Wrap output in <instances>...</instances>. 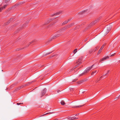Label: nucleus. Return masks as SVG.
<instances>
[{
  "label": "nucleus",
  "instance_id": "f257e3e1",
  "mask_svg": "<svg viewBox=\"0 0 120 120\" xmlns=\"http://www.w3.org/2000/svg\"><path fill=\"white\" fill-rule=\"evenodd\" d=\"M98 48L99 47H97L93 49H90L89 51V53L91 54L93 53L95 51H96L98 49Z\"/></svg>",
  "mask_w": 120,
  "mask_h": 120
},
{
  "label": "nucleus",
  "instance_id": "f03ea898",
  "mask_svg": "<svg viewBox=\"0 0 120 120\" xmlns=\"http://www.w3.org/2000/svg\"><path fill=\"white\" fill-rule=\"evenodd\" d=\"M81 61L82 59L81 58H80L78 60L76 63V65L75 66V68H77L80 65V64L81 63Z\"/></svg>",
  "mask_w": 120,
  "mask_h": 120
},
{
  "label": "nucleus",
  "instance_id": "7ed1b4c3",
  "mask_svg": "<svg viewBox=\"0 0 120 120\" xmlns=\"http://www.w3.org/2000/svg\"><path fill=\"white\" fill-rule=\"evenodd\" d=\"M94 65H93L90 67H89L87 68L84 71V73H86L88 72L91 69Z\"/></svg>",
  "mask_w": 120,
  "mask_h": 120
},
{
  "label": "nucleus",
  "instance_id": "20e7f679",
  "mask_svg": "<svg viewBox=\"0 0 120 120\" xmlns=\"http://www.w3.org/2000/svg\"><path fill=\"white\" fill-rule=\"evenodd\" d=\"M78 117H75V116H71L70 117H68V119L70 120H74L78 119Z\"/></svg>",
  "mask_w": 120,
  "mask_h": 120
},
{
  "label": "nucleus",
  "instance_id": "39448f33",
  "mask_svg": "<svg viewBox=\"0 0 120 120\" xmlns=\"http://www.w3.org/2000/svg\"><path fill=\"white\" fill-rule=\"evenodd\" d=\"M46 89H45L42 91L41 93V97L42 96H43L46 93Z\"/></svg>",
  "mask_w": 120,
  "mask_h": 120
},
{
  "label": "nucleus",
  "instance_id": "423d86ee",
  "mask_svg": "<svg viewBox=\"0 0 120 120\" xmlns=\"http://www.w3.org/2000/svg\"><path fill=\"white\" fill-rule=\"evenodd\" d=\"M98 71L97 70L94 71L91 73V74L92 75H95L98 73Z\"/></svg>",
  "mask_w": 120,
  "mask_h": 120
},
{
  "label": "nucleus",
  "instance_id": "0eeeda50",
  "mask_svg": "<svg viewBox=\"0 0 120 120\" xmlns=\"http://www.w3.org/2000/svg\"><path fill=\"white\" fill-rule=\"evenodd\" d=\"M109 58V57L108 56H107L106 57L102 59H101L100 60V62H101L104 61L106 60L107 59H108Z\"/></svg>",
  "mask_w": 120,
  "mask_h": 120
},
{
  "label": "nucleus",
  "instance_id": "6e6552de",
  "mask_svg": "<svg viewBox=\"0 0 120 120\" xmlns=\"http://www.w3.org/2000/svg\"><path fill=\"white\" fill-rule=\"evenodd\" d=\"M104 75H103L99 79L98 78L95 81V82L96 83L98 82L99 81L101 80V78H103V77Z\"/></svg>",
  "mask_w": 120,
  "mask_h": 120
},
{
  "label": "nucleus",
  "instance_id": "1a4fd4ad",
  "mask_svg": "<svg viewBox=\"0 0 120 120\" xmlns=\"http://www.w3.org/2000/svg\"><path fill=\"white\" fill-rule=\"evenodd\" d=\"M64 28H63L61 29L60 30L58 31V33H61L64 30Z\"/></svg>",
  "mask_w": 120,
  "mask_h": 120
},
{
  "label": "nucleus",
  "instance_id": "9d476101",
  "mask_svg": "<svg viewBox=\"0 0 120 120\" xmlns=\"http://www.w3.org/2000/svg\"><path fill=\"white\" fill-rule=\"evenodd\" d=\"M110 29L111 28L109 27H107V34L109 32Z\"/></svg>",
  "mask_w": 120,
  "mask_h": 120
},
{
  "label": "nucleus",
  "instance_id": "9b49d317",
  "mask_svg": "<svg viewBox=\"0 0 120 120\" xmlns=\"http://www.w3.org/2000/svg\"><path fill=\"white\" fill-rule=\"evenodd\" d=\"M61 103L62 105H64L65 104V103L63 101H61Z\"/></svg>",
  "mask_w": 120,
  "mask_h": 120
},
{
  "label": "nucleus",
  "instance_id": "f8f14e48",
  "mask_svg": "<svg viewBox=\"0 0 120 120\" xmlns=\"http://www.w3.org/2000/svg\"><path fill=\"white\" fill-rule=\"evenodd\" d=\"M102 50H101V49H100L99 50L98 53H97V54L98 55L101 52V51Z\"/></svg>",
  "mask_w": 120,
  "mask_h": 120
},
{
  "label": "nucleus",
  "instance_id": "ddd939ff",
  "mask_svg": "<svg viewBox=\"0 0 120 120\" xmlns=\"http://www.w3.org/2000/svg\"><path fill=\"white\" fill-rule=\"evenodd\" d=\"M77 52V49H75L73 51V53L74 54H75L76 53V52Z\"/></svg>",
  "mask_w": 120,
  "mask_h": 120
},
{
  "label": "nucleus",
  "instance_id": "4468645a",
  "mask_svg": "<svg viewBox=\"0 0 120 120\" xmlns=\"http://www.w3.org/2000/svg\"><path fill=\"white\" fill-rule=\"evenodd\" d=\"M51 113V112H49V113H46L44 114V115H42L41 116H40V117H41V116H44L46 114H50Z\"/></svg>",
  "mask_w": 120,
  "mask_h": 120
},
{
  "label": "nucleus",
  "instance_id": "2eb2a0df",
  "mask_svg": "<svg viewBox=\"0 0 120 120\" xmlns=\"http://www.w3.org/2000/svg\"><path fill=\"white\" fill-rule=\"evenodd\" d=\"M83 105H79V106H75V107H74V108H79V107H80L82 106H83Z\"/></svg>",
  "mask_w": 120,
  "mask_h": 120
},
{
  "label": "nucleus",
  "instance_id": "dca6fc26",
  "mask_svg": "<svg viewBox=\"0 0 120 120\" xmlns=\"http://www.w3.org/2000/svg\"><path fill=\"white\" fill-rule=\"evenodd\" d=\"M10 0H4V1L5 3H7Z\"/></svg>",
  "mask_w": 120,
  "mask_h": 120
},
{
  "label": "nucleus",
  "instance_id": "f3484780",
  "mask_svg": "<svg viewBox=\"0 0 120 120\" xmlns=\"http://www.w3.org/2000/svg\"><path fill=\"white\" fill-rule=\"evenodd\" d=\"M60 12H57L56 13L54 14V15H58L60 14Z\"/></svg>",
  "mask_w": 120,
  "mask_h": 120
},
{
  "label": "nucleus",
  "instance_id": "a211bd4d",
  "mask_svg": "<svg viewBox=\"0 0 120 120\" xmlns=\"http://www.w3.org/2000/svg\"><path fill=\"white\" fill-rule=\"evenodd\" d=\"M109 70H108V71L104 75V76H105L106 75H107L109 74ZM103 76H104V75H103Z\"/></svg>",
  "mask_w": 120,
  "mask_h": 120
},
{
  "label": "nucleus",
  "instance_id": "6ab92c4d",
  "mask_svg": "<svg viewBox=\"0 0 120 120\" xmlns=\"http://www.w3.org/2000/svg\"><path fill=\"white\" fill-rule=\"evenodd\" d=\"M120 97V95L118 97H116L115 98V100H117L118 98H119Z\"/></svg>",
  "mask_w": 120,
  "mask_h": 120
},
{
  "label": "nucleus",
  "instance_id": "aec40b11",
  "mask_svg": "<svg viewBox=\"0 0 120 120\" xmlns=\"http://www.w3.org/2000/svg\"><path fill=\"white\" fill-rule=\"evenodd\" d=\"M61 35H62V34H58L56 35V37H58L59 36H60Z\"/></svg>",
  "mask_w": 120,
  "mask_h": 120
},
{
  "label": "nucleus",
  "instance_id": "412c9836",
  "mask_svg": "<svg viewBox=\"0 0 120 120\" xmlns=\"http://www.w3.org/2000/svg\"><path fill=\"white\" fill-rule=\"evenodd\" d=\"M77 83L78 84H81L80 81L77 82Z\"/></svg>",
  "mask_w": 120,
  "mask_h": 120
},
{
  "label": "nucleus",
  "instance_id": "4be33fe9",
  "mask_svg": "<svg viewBox=\"0 0 120 120\" xmlns=\"http://www.w3.org/2000/svg\"><path fill=\"white\" fill-rule=\"evenodd\" d=\"M68 22V21H65L64 22H63L64 24H65L67 23Z\"/></svg>",
  "mask_w": 120,
  "mask_h": 120
},
{
  "label": "nucleus",
  "instance_id": "5701e85b",
  "mask_svg": "<svg viewBox=\"0 0 120 120\" xmlns=\"http://www.w3.org/2000/svg\"><path fill=\"white\" fill-rule=\"evenodd\" d=\"M7 6V5H4V7H3V8H5V7Z\"/></svg>",
  "mask_w": 120,
  "mask_h": 120
},
{
  "label": "nucleus",
  "instance_id": "b1692460",
  "mask_svg": "<svg viewBox=\"0 0 120 120\" xmlns=\"http://www.w3.org/2000/svg\"><path fill=\"white\" fill-rule=\"evenodd\" d=\"M3 7H2L0 8V12H1L2 11L3 9Z\"/></svg>",
  "mask_w": 120,
  "mask_h": 120
},
{
  "label": "nucleus",
  "instance_id": "393cba45",
  "mask_svg": "<svg viewBox=\"0 0 120 120\" xmlns=\"http://www.w3.org/2000/svg\"><path fill=\"white\" fill-rule=\"evenodd\" d=\"M115 53H114V54L112 55L111 56H114V55H115Z\"/></svg>",
  "mask_w": 120,
  "mask_h": 120
},
{
  "label": "nucleus",
  "instance_id": "a878e982",
  "mask_svg": "<svg viewBox=\"0 0 120 120\" xmlns=\"http://www.w3.org/2000/svg\"><path fill=\"white\" fill-rule=\"evenodd\" d=\"M104 47V46H102L100 49L102 50Z\"/></svg>",
  "mask_w": 120,
  "mask_h": 120
},
{
  "label": "nucleus",
  "instance_id": "bb28decb",
  "mask_svg": "<svg viewBox=\"0 0 120 120\" xmlns=\"http://www.w3.org/2000/svg\"><path fill=\"white\" fill-rule=\"evenodd\" d=\"M80 81L81 84L84 82V81L83 80H81Z\"/></svg>",
  "mask_w": 120,
  "mask_h": 120
},
{
  "label": "nucleus",
  "instance_id": "cd10ccee",
  "mask_svg": "<svg viewBox=\"0 0 120 120\" xmlns=\"http://www.w3.org/2000/svg\"><path fill=\"white\" fill-rule=\"evenodd\" d=\"M22 104V103H17V104L18 105H20V104Z\"/></svg>",
  "mask_w": 120,
  "mask_h": 120
},
{
  "label": "nucleus",
  "instance_id": "c85d7f7f",
  "mask_svg": "<svg viewBox=\"0 0 120 120\" xmlns=\"http://www.w3.org/2000/svg\"><path fill=\"white\" fill-rule=\"evenodd\" d=\"M79 113H77V114L76 115H75V116H78L79 115Z\"/></svg>",
  "mask_w": 120,
  "mask_h": 120
},
{
  "label": "nucleus",
  "instance_id": "c756f323",
  "mask_svg": "<svg viewBox=\"0 0 120 120\" xmlns=\"http://www.w3.org/2000/svg\"><path fill=\"white\" fill-rule=\"evenodd\" d=\"M51 53V52H50V53H47V54H46V55H48V54H50Z\"/></svg>",
  "mask_w": 120,
  "mask_h": 120
},
{
  "label": "nucleus",
  "instance_id": "7c9ffc66",
  "mask_svg": "<svg viewBox=\"0 0 120 120\" xmlns=\"http://www.w3.org/2000/svg\"><path fill=\"white\" fill-rule=\"evenodd\" d=\"M105 44H104L102 46H104H104H105Z\"/></svg>",
  "mask_w": 120,
  "mask_h": 120
},
{
  "label": "nucleus",
  "instance_id": "2f4dec72",
  "mask_svg": "<svg viewBox=\"0 0 120 120\" xmlns=\"http://www.w3.org/2000/svg\"><path fill=\"white\" fill-rule=\"evenodd\" d=\"M54 56V55H53V56H52V57H53Z\"/></svg>",
  "mask_w": 120,
  "mask_h": 120
},
{
  "label": "nucleus",
  "instance_id": "473e14b6",
  "mask_svg": "<svg viewBox=\"0 0 120 120\" xmlns=\"http://www.w3.org/2000/svg\"><path fill=\"white\" fill-rule=\"evenodd\" d=\"M57 120V119H55V120Z\"/></svg>",
  "mask_w": 120,
  "mask_h": 120
},
{
  "label": "nucleus",
  "instance_id": "72a5a7b5",
  "mask_svg": "<svg viewBox=\"0 0 120 120\" xmlns=\"http://www.w3.org/2000/svg\"><path fill=\"white\" fill-rule=\"evenodd\" d=\"M75 81L73 80V82H75Z\"/></svg>",
  "mask_w": 120,
  "mask_h": 120
},
{
  "label": "nucleus",
  "instance_id": "f704fd0d",
  "mask_svg": "<svg viewBox=\"0 0 120 120\" xmlns=\"http://www.w3.org/2000/svg\"><path fill=\"white\" fill-rule=\"evenodd\" d=\"M58 92H58H59V91H58V92Z\"/></svg>",
  "mask_w": 120,
  "mask_h": 120
},
{
  "label": "nucleus",
  "instance_id": "c9c22d12",
  "mask_svg": "<svg viewBox=\"0 0 120 120\" xmlns=\"http://www.w3.org/2000/svg\"><path fill=\"white\" fill-rule=\"evenodd\" d=\"M83 93H84V92H83Z\"/></svg>",
  "mask_w": 120,
  "mask_h": 120
}]
</instances>
